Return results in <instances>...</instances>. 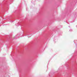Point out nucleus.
Segmentation results:
<instances>
[{
    "mask_svg": "<svg viewBox=\"0 0 77 77\" xmlns=\"http://www.w3.org/2000/svg\"><path fill=\"white\" fill-rule=\"evenodd\" d=\"M69 27H70V26H69Z\"/></svg>",
    "mask_w": 77,
    "mask_h": 77,
    "instance_id": "nucleus-3",
    "label": "nucleus"
},
{
    "mask_svg": "<svg viewBox=\"0 0 77 77\" xmlns=\"http://www.w3.org/2000/svg\"><path fill=\"white\" fill-rule=\"evenodd\" d=\"M11 23H12V22H13V21H11Z\"/></svg>",
    "mask_w": 77,
    "mask_h": 77,
    "instance_id": "nucleus-4",
    "label": "nucleus"
},
{
    "mask_svg": "<svg viewBox=\"0 0 77 77\" xmlns=\"http://www.w3.org/2000/svg\"><path fill=\"white\" fill-rule=\"evenodd\" d=\"M17 37H18V35L15 36V37H14L15 39H17V38H17Z\"/></svg>",
    "mask_w": 77,
    "mask_h": 77,
    "instance_id": "nucleus-1",
    "label": "nucleus"
},
{
    "mask_svg": "<svg viewBox=\"0 0 77 77\" xmlns=\"http://www.w3.org/2000/svg\"><path fill=\"white\" fill-rule=\"evenodd\" d=\"M69 31L70 32H72V29H70L69 30Z\"/></svg>",
    "mask_w": 77,
    "mask_h": 77,
    "instance_id": "nucleus-2",
    "label": "nucleus"
}]
</instances>
